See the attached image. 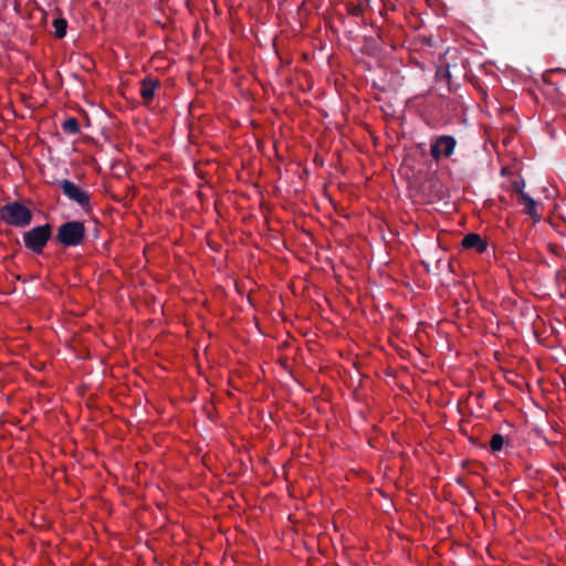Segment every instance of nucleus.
Listing matches in <instances>:
<instances>
[{
	"instance_id": "13",
	"label": "nucleus",
	"mask_w": 566,
	"mask_h": 566,
	"mask_svg": "<svg viewBox=\"0 0 566 566\" xmlns=\"http://www.w3.org/2000/svg\"><path fill=\"white\" fill-rule=\"evenodd\" d=\"M523 187H524V181H522L521 184L515 181L513 184V189L514 191H516L518 195H520V190H523Z\"/></svg>"
},
{
	"instance_id": "5",
	"label": "nucleus",
	"mask_w": 566,
	"mask_h": 566,
	"mask_svg": "<svg viewBox=\"0 0 566 566\" xmlns=\"http://www.w3.org/2000/svg\"><path fill=\"white\" fill-rule=\"evenodd\" d=\"M63 193L82 208H87L90 206V195L84 189L76 186L74 182L70 180H61L59 182Z\"/></svg>"
},
{
	"instance_id": "8",
	"label": "nucleus",
	"mask_w": 566,
	"mask_h": 566,
	"mask_svg": "<svg viewBox=\"0 0 566 566\" xmlns=\"http://www.w3.org/2000/svg\"><path fill=\"white\" fill-rule=\"evenodd\" d=\"M158 81L153 78H145L142 81L140 95L145 102H149L154 97Z\"/></svg>"
},
{
	"instance_id": "9",
	"label": "nucleus",
	"mask_w": 566,
	"mask_h": 566,
	"mask_svg": "<svg viewBox=\"0 0 566 566\" xmlns=\"http://www.w3.org/2000/svg\"><path fill=\"white\" fill-rule=\"evenodd\" d=\"M54 34L57 39H62L66 34L67 22L65 19H55L53 21Z\"/></svg>"
},
{
	"instance_id": "12",
	"label": "nucleus",
	"mask_w": 566,
	"mask_h": 566,
	"mask_svg": "<svg viewBox=\"0 0 566 566\" xmlns=\"http://www.w3.org/2000/svg\"><path fill=\"white\" fill-rule=\"evenodd\" d=\"M347 12L352 17H360L364 12V9L360 4L349 3V4H347Z\"/></svg>"
},
{
	"instance_id": "4",
	"label": "nucleus",
	"mask_w": 566,
	"mask_h": 566,
	"mask_svg": "<svg viewBox=\"0 0 566 566\" xmlns=\"http://www.w3.org/2000/svg\"><path fill=\"white\" fill-rule=\"evenodd\" d=\"M457 139L451 135H441L431 144L430 155L439 161L442 157L449 158L454 153Z\"/></svg>"
},
{
	"instance_id": "7",
	"label": "nucleus",
	"mask_w": 566,
	"mask_h": 566,
	"mask_svg": "<svg viewBox=\"0 0 566 566\" xmlns=\"http://www.w3.org/2000/svg\"><path fill=\"white\" fill-rule=\"evenodd\" d=\"M518 202L524 206V212L527 216H530L535 222L539 221L541 216L537 213V203L528 193L520 190Z\"/></svg>"
},
{
	"instance_id": "10",
	"label": "nucleus",
	"mask_w": 566,
	"mask_h": 566,
	"mask_svg": "<svg viewBox=\"0 0 566 566\" xmlns=\"http://www.w3.org/2000/svg\"><path fill=\"white\" fill-rule=\"evenodd\" d=\"M504 437L500 433H495L492 436L490 441V449L492 452H499L503 449Z\"/></svg>"
},
{
	"instance_id": "11",
	"label": "nucleus",
	"mask_w": 566,
	"mask_h": 566,
	"mask_svg": "<svg viewBox=\"0 0 566 566\" xmlns=\"http://www.w3.org/2000/svg\"><path fill=\"white\" fill-rule=\"evenodd\" d=\"M62 127L64 132L70 134H76L80 130V125L74 117H70L66 120H64Z\"/></svg>"
},
{
	"instance_id": "15",
	"label": "nucleus",
	"mask_w": 566,
	"mask_h": 566,
	"mask_svg": "<svg viewBox=\"0 0 566 566\" xmlns=\"http://www.w3.org/2000/svg\"><path fill=\"white\" fill-rule=\"evenodd\" d=\"M273 45L276 46V39L274 40ZM275 50L277 51V48H275Z\"/></svg>"
},
{
	"instance_id": "14",
	"label": "nucleus",
	"mask_w": 566,
	"mask_h": 566,
	"mask_svg": "<svg viewBox=\"0 0 566 566\" xmlns=\"http://www.w3.org/2000/svg\"><path fill=\"white\" fill-rule=\"evenodd\" d=\"M285 373H287V374H289V376H290L291 380H293V382H295L296 385H298L297 379L295 378V376L293 375V373L287 371V367H286V366H285Z\"/></svg>"
},
{
	"instance_id": "6",
	"label": "nucleus",
	"mask_w": 566,
	"mask_h": 566,
	"mask_svg": "<svg viewBox=\"0 0 566 566\" xmlns=\"http://www.w3.org/2000/svg\"><path fill=\"white\" fill-rule=\"evenodd\" d=\"M463 249L475 250L478 253H483L488 249L486 240L478 233L471 232L464 235L461 243Z\"/></svg>"
},
{
	"instance_id": "2",
	"label": "nucleus",
	"mask_w": 566,
	"mask_h": 566,
	"mask_svg": "<svg viewBox=\"0 0 566 566\" xmlns=\"http://www.w3.org/2000/svg\"><path fill=\"white\" fill-rule=\"evenodd\" d=\"M84 235V224L80 221H70L59 228L56 239L63 245L74 247L82 243Z\"/></svg>"
},
{
	"instance_id": "1",
	"label": "nucleus",
	"mask_w": 566,
	"mask_h": 566,
	"mask_svg": "<svg viewBox=\"0 0 566 566\" xmlns=\"http://www.w3.org/2000/svg\"><path fill=\"white\" fill-rule=\"evenodd\" d=\"M1 219L14 227H27L31 222L32 213L23 205L12 202L1 209Z\"/></svg>"
},
{
	"instance_id": "3",
	"label": "nucleus",
	"mask_w": 566,
	"mask_h": 566,
	"mask_svg": "<svg viewBox=\"0 0 566 566\" xmlns=\"http://www.w3.org/2000/svg\"><path fill=\"white\" fill-rule=\"evenodd\" d=\"M51 237V226H39L24 233L23 240L28 249L40 253Z\"/></svg>"
}]
</instances>
